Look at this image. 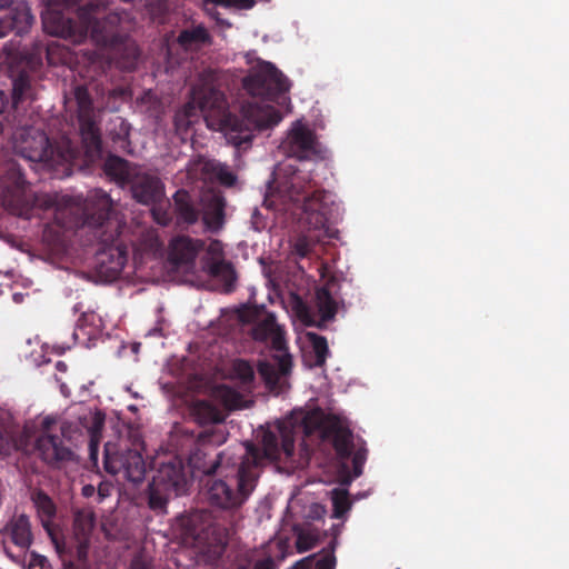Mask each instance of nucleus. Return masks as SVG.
I'll return each mask as SVG.
<instances>
[{
	"mask_svg": "<svg viewBox=\"0 0 569 569\" xmlns=\"http://www.w3.org/2000/svg\"><path fill=\"white\" fill-rule=\"evenodd\" d=\"M318 543V536L312 531H300L297 536L296 547L298 552H306Z\"/></svg>",
	"mask_w": 569,
	"mask_h": 569,
	"instance_id": "nucleus-45",
	"label": "nucleus"
},
{
	"mask_svg": "<svg viewBox=\"0 0 569 569\" xmlns=\"http://www.w3.org/2000/svg\"><path fill=\"white\" fill-rule=\"evenodd\" d=\"M201 171L209 179L217 180L224 187H232L237 181V176L230 170L229 166L217 160H203Z\"/></svg>",
	"mask_w": 569,
	"mask_h": 569,
	"instance_id": "nucleus-27",
	"label": "nucleus"
},
{
	"mask_svg": "<svg viewBox=\"0 0 569 569\" xmlns=\"http://www.w3.org/2000/svg\"><path fill=\"white\" fill-rule=\"evenodd\" d=\"M189 478L183 461L179 457H167L159 467L148 487V506L156 513H166L172 496L184 495Z\"/></svg>",
	"mask_w": 569,
	"mask_h": 569,
	"instance_id": "nucleus-10",
	"label": "nucleus"
},
{
	"mask_svg": "<svg viewBox=\"0 0 569 569\" xmlns=\"http://www.w3.org/2000/svg\"><path fill=\"white\" fill-rule=\"evenodd\" d=\"M368 450L365 447L358 448L352 456V466L355 477H359L362 473V468L367 459Z\"/></svg>",
	"mask_w": 569,
	"mask_h": 569,
	"instance_id": "nucleus-46",
	"label": "nucleus"
},
{
	"mask_svg": "<svg viewBox=\"0 0 569 569\" xmlns=\"http://www.w3.org/2000/svg\"><path fill=\"white\" fill-rule=\"evenodd\" d=\"M333 518H342L351 508L348 491L345 489L332 490Z\"/></svg>",
	"mask_w": 569,
	"mask_h": 569,
	"instance_id": "nucleus-40",
	"label": "nucleus"
},
{
	"mask_svg": "<svg viewBox=\"0 0 569 569\" xmlns=\"http://www.w3.org/2000/svg\"><path fill=\"white\" fill-rule=\"evenodd\" d=\"M8 97L3 91L0 90V114L3 112L4 108L8 104Z\"/></svg>",
	"mask_w": 569,
	"mask_h": 569,
	"instance_id": "nucleus-56",
	"label": "nucleus"
},
{
	"mask_svg": "<svg viewBox=\"0 0 569 569\" xmlns=\"http://www.w3.org/2000/svg\"><path fill=\"white\" fill-rule=\"evenodd\" d=\"M34 99L32 79L24 70L20 71L12 79V106L18 108L19 103Z\"/></svg>",
	"mask_w": 569,
	"mask_h": 569,
	"instance_id": "nucleus-28",
	"label": "nucleus"
},
{
	"mask_svg": "<svg viewBox=\"0 0 569 569\" xmlns=\"http://www.w3.org/2000/svg\"><path fill=\"white\" fill-rule=\"evenodd\" d=\"M96 517L90 509H80L73 516V533L77 541L90 540V536L94 528Z\"/></svg>",
	"mask_w": 569,
	"mask_h": 569,
	"instance_id": "nucleus-29",
	"label": "nucleus"
},
{
	"mask_svg": "<svg viewBox=\"0 0 569 569\" xmlns=\"http://www.w3.org/2000/svg\"><path fill=\"white\" fill-rule=\"evenodd\" d=\"M269 340L274 353L271 357V361H259L258 373L270 391L280 393L289 387L288 377L293 365L292 356L288 352L284 331L280 327Z\"/></svg>",
	"mask_w": 569,
	"mask_h": 569,
	"instance_id": "nucleus-12",
	"label": "nucleus"
},
{
	"mask_svg": "<svg viewBox=\"0 0 569 569\" xmlns=\"http://www.w3.org/2000/svg\"><path fill=\"white\" fill-rule=\"evenodd\" d=\"M224 441V433L220 429L209 427L201 431L198 435L194 448L189 455V467L203 473L207 478H211L219 472H226L230 467H234L236 462L244 457V452L236 453L231 448L217 452L212 448Z\"/></svg>",
	"mask_w": 569,
	"mask_h": 569,
	"instance_id": "nucleus-8",
	"label": "nucleus"
},
{
	"mask_svg": "<svg viewBox=\"0 0 569 569\" xmlns=\"http://www.w3.org/2000/svg\"><path fill=\"white\" fill-rule=\"evenodd\" d=\"M199 119V110L193 101H188L178 109L173 117L176 131L180 134L187 133L190 127Z\"/></svg>",
	"mask_w": 569,
	"mask_h": 569,
	"instance_id": "nucleus-30",
	"label": "nucleus"
},
{
	"mask_svg": "<svg viewBox=\"0 0 569 569\" xmlns=\"http://www.w3.org/2000/svg\"><path fill=\"white\" fill-rule=\"evenodd\" d=\"M260 451L253 443H246L244 457L226 472L207 478L200 489L201 499L216 510L233 513L253 492L258 478Z\"/></svg>",
	"mask_w": 569,
	"mask_h": 569,
	"instance_id": "nucleus-4",
	"label": "nucleus"
},
{
	"mask_svg": "<svg viewBox=\"0 0 569 569\" xmlns=\"http://www.w3.org/2000/svg\"><path fill=\"white\" fill-rule=\"evenodd\" d=\"M316 243L307 236L302 234L296 238L292 243V254L302 259L309 258L313 252Z\"/></svg>",
	"mask_w": 569,
	"mask_h": 569,
	"instance_id": "nucleus-42",
	"label": "nucleus"
},
{
	"mask_svg": "<svg viewBox=\"0 0 569 569\" xmlns=\"http://www.w3.org/2000/svg\"><path fill=\"white\" fill-rule=\"evenodd\" d=\"M32 556H33L34 558H40V561H39V563H40V565H42L44 561H47V559H46L44 557H40V556H38V555H36V553H32Z\"/></svg>",
	"mask_w": 569,
	"mask_h": 569,
	"instance_id": "nucleus-63",
	"label": "nucleus"
},
{
	"mask_svg": "<svg viewBox=\"0 0 569 569\" xmlns=\"http://www.w3.org/2000/svg\"><path fill=\"white\" fill-rule=\"evenodd\" d=\"M53 542L56 545L57 552L60 555V557H62L64 547L62 545H60L57 539H53Z\"/></svg>",
	"mask_w": 569,
	"mask_h": 569,
	"instance_id": "nucleus-61",
	"label": "nucleus"
},
{
	"mask_svg": "<svg viewBox=\"0 0 569 569\" xmlns=\"http://www.w3.org/2000/svg\"><path fill=\"white\" fill-rule=\"evenodd\" d=\"M18 19L23 20L26 23V27L30 26L33 21V17L27 11L17 13L12 17H7L4 19H0V38L6 37L8 34V32L13 29H17V34L21 33L23 28L17 27Z\"/></svg>",
	"mask_w": 569,
	"mask_h": 569,
	"instance_id": "nucleus-38",
	"label": "nucleus"
},
{
	"mask_svg": "<svg viewBox=\"0 0 569 569\" xmlns=\"http://www.w3.org/2000/svg\"><path fill=\"white\" fill-rule=\"evenodd\" d=\"M116 128H118L117 132H113V130L110 132L112 141L119 149L127 151L130 147V124L126 120L119 118Z\"/></svg>",
	"mask_w": 569,
	"mask_h": 569,
	"instance_id": "nucleus-41",
	"label": "nucleus"
},
{
	"mask_svg": "<svg viewBox=\"0 0 569 569\" xmlns=\"http://www.w3.org/2000/svg\"><path fill=\"white\" fill-rule=\"evenodd\" d=\"M219 393L224 405L230 409H237L242 402V396L228 386H221Z\"/></svg>",
	"mask_w": 569,
	"mask_h": 569,
	"instance_id": "nucleus-44",
	"label": "nucleus"
},
{
	"mask_svg": "<svg viewBox=\"0 0 569 569\" xmlns=\"http://www.w3.org/2000/svg\"><path fill=\"white\" fill-rule=\"evenodd\" d=\"M316 306L319 312V319H316L309 306L305 303L301 299L297 300L296 311L299 318L307 326H315L319 329H326L327 323L335 319L339 306V302L333 297L330 290L329 283L317 289Z\"/></svg>",
	"mask_w": 569,
	"mask_h": 569,
	"instance_id": "nucleus-17",
	"label": "nucleus"
},
{
	"mask_svg": "<svg viewBox=\"0 0 569 569\" xmlns=\"http://www.w3.org/2000/svg\"><path fill=\"white\" fill-rule=\"evenodd\" d=\"M103 466L108 473L121 475L133 483L141 482L146 476V462L139 450L128 447L117 448V445L111 442L104 446Z\"/></svg>",
	"mask_w": 569,
	"mask_h": 569,
	"instance_id": "nucleus-14",
	"label": "nucleus"
},
{
	"mask_svg": "<svg viewBox=\"0 0 569 569\" xmlns=\"http://www.w3.org/2000/svg\"><path fill=\"white\" fill-rule=\"evenodd\" d=\"M176 527L181 538L186 541H192L198 545H216L219 548V553L224 550L226 542L223 537L211 523L207 510H197L178 517Z\"/></svg>",
	"mask_w": 569,
	"mask_h": 569,
	"instance_id": "nucleus-15",
	"label": "nucleus"
},
{
	"mask_svg": "<svg viewBox=\"0 0 569 569\" xmlns=\"http://www.w3.org/2000/svg\"><path fill=\"white\" fill-rule=\"evenodd\" d=\"M120 16L107 11L101 0H93L79 9L78 20L61 11H50L43 17L44 30L72 43H81L90 34L99 46L117 42Z\"/></svg>",
	"mask_w": 569,
	"mask_h": 569,
	"instance_id": "nucleus-5",
	"label": "nucleus"
},
{
	"mask_svg": "<svg viewBox=\"0 0 569 569\" xmlns=\"http://www.w3.org/2000/svg\"><path fill=\"white\" fill-rule=\"evenodd\" d=\"M206 242L189 236H177L170 241L169 258L174 264L192 263Z\"/></svg>",
	"mask_w": 569,
	"mask_h": 569,
	"instance_id": "nucleus-23",
	"label": "nucleus"
},
{
	"mask_svg": "<svg viewBox=\"0 0 569 569\" xmlns=\"http://www.w3.org/2000/svg\"><path fill=\"white\" fill-rule=\"evenodd\" d=\"M301 422L307 436L318 431L322 439L331 440L333 449L340 459L346 460L351 457L353 435L340 418L335 415H328L320 408H316L307 411Z\"/></svg>",
	"mask_w": 569,
	"mask_h": 569,
	"instance_id": "nucleus-11",
	"label": "nucleus"
},
{
	"mask_svg": "<svg viewBox=\"0 0 569 569\" xmlns=\"http://www.w3.org/2000/svg\"><path fill=\"white\" fill-rule=\"evenodd\" d=\"M89 540L78 541L77 557L79 561H86L88 556Z\"/></svg>",
	"mask_w": 569,
	"mask_h": 569,
	"instance_id": "nucleus-50",
	"label": "nucleus"
},
{
	"mask_svg": "<svg viewBox=\"0 0 569 569\" xmlns=\"http://www.w3.org/2000/svg\"><path fill=\"white\" fill-rule=\"evenodd\" d=\"M113 204L103 190H94L86 209L81 236L84 243L97 246L96 266L108 280H116L128 261V249L120 239V223L113 219Z\"/></svg>",
	"mask_w": 569,
	"mask_h": 569,
	"instance_id": "nucleus-2",
	"label": "nucleus"
},
{
	"mask_svg": "<svg viewBox=\"0 0 569 569\" xmlns=\"http://www.w3.org/2000/svg\"><path fill=\"white\" fill-rule=\"evenodd\" d=\"M129 184L132 197L141 204L154 206L160 202L164 196L163 183L153 174L137 171Z\"/></svg>",
	"mask_w": 569,
	"mask_h": 569,
	"instance_id": "nucleus-20",
	"label": "nucleus"
},
{
	"mask_svg": "<svg viewBox=\"0 0 569 569\" xmlns=\"http://www.w3.org/2000/svg\"><path fill=\"white\" fill-rule=\"evenodd\" d=\"M12 3V0H0V9L8 8Z\"/></svg>",
	"mask_w": 569,
	"mask_h": 569,
	"instance_id": "nucleus-62",
	"label": "nucleus"
},
{
	"mask_svg": "<svg viewBox=\"0 0 569 569\" xmlns=\"http://www.w3.org/2000/svg\"><path fill=\"white\" fill-rule=\"evenodd\" d=\"M307 338L312 346V350L315 353V367H322L326 363V360L329 355V348L327 339L323 336H320L315 332H308Z\"/></svg>",
	"mask_w": 569,
	"mask_h": 569,
	"instance_id": "nucleus-36",
	"label": "nucleus"
},
{
	"mask_svg": "<svg viewBox=\"0 0 569 569\" xmlns=\"http://www.w3.org/2000/svg\"><path fill=\"white\" fill-rule=\"evenodd\" d=\"M280 150L284 156L298 160H310L320 153L315 132L300 121L292 124L286 139L280 144Z\"/></svg>",
	"mask_w": 569,
	"mask_h": 569,
	"instance_id": "nucleus-16",
	"label": "nucleus"
},
{
	"mask_svg": "<svg viewBox=\"0 0 569 569\" xmlns=\"http://www.w3.org/2000/svg\"><path fill=\"white\" fill-rule=\"evenodd\" d=\"M0 533L3 537V543L9 540L21 551H27L33 542V533L31 528L30 518L24 515L14 513L1 529ZM4 552L8 557L13 559L10 550L4 546Z\"/></svg>",
	"mask_w": 569,
	"mask_h": 569,
	"instance_id": "nucleus-19",
	"label": "nucleus"
},
{
	"mask_svg": "<svg viewBox=\"0 0 569 569\" xmlns=\"http://www.w3.org/2000/svg\"><path fill=\"white\" fill-rule=\"evenodd\" d=\"M279 446L281 453L286 457H291L295 451V436L293 432L287 429L283 425L278 426Z\"/></svg>",
	"mask_w": 569,
	"mask_h": 569,
	"instance_id": "nucleus-43",
	"label": "nucleus"
},
{
	"mask_svg": "<svg viewBox=\"0 0 569 569\" xmlns=\"http://www.w3.org/2000/svg\"><path fill=\"white\" fill-rule=\"evenodd\" d=\"M243 89L262 102L247 101L241 106L240 117H230L228 124L234 144L250 143L254 131L278 124L280 113L269 103L282 99L290 89L289 79L271 62L258 60L242 79Z\"/></svg>",
	"mask_w": 569,
	"mask_h": 569,
	"instance_id": "nucleus-1",
	"label": "nucleus"
},
{
	"mask_svg": "<svg viewBox=\"0 0 569 569\" xmlns=\"http://www.w3.org/2000/svg\"><path fill=\"white\" fill-rule=\"evenodd\" d=\"M174 213L179 226H191L199 220L200 210L194 206L186 190H178L173 194Z\"/></svg>",
	"mask_w": 569,
	"mask_h": 569,
	"instance_id": "nucleus-24",
	"label": "nucleus"
},
{
	"mask_svg": "<svg viewBox=\"0 0 569 569\" xmlns=\"http://www.w3.org/2000/svg\"><path fill=\"white\" fill-rule=\"evenodd\" d=\"M276 561L268 556L262 559H256L253 550L240 552L234 561L233 569H276Z\"/></svg>",
	"mask_w": 569,
	"mask_h": 569,
	"instance_id": "nucleus-33",
	"label": "nucleus"
},
{
	"mask_svg": "<svg viewBox=\"0 0 569 569\" xmlns=\"http://www.w3.org/2000/svg\"><path fill=\"white\" fill-rule=\"evenodd\" d=\"M14 448L26 455L37 452L38 457L48 466L60 468L62 463L71 461L73 452L64 445L58 435H40L36 438L27 428L13 440Z\"/></svg>",
	"mask_w": 569,
	"mask_h": 569,
	"instance_id": "nucleus-13",
	"label": "nucleus"
},
{
	"mask_svg": "<svg viewBox=\"0 0 569 569\" xmlns=\"http://www.w3.org/2000/svg\"><path fill=\"white\" fill-rule=\"evenodd\" d=\"M14 150L31 162H41L49 168L70 164L80 154V148L68 136L52 143L41 128L20 126L13 134Z\"/></svg>",
	"mask_w": 569,
	"mask_h": 569,
	"instance_id": "nucleus-6",
	"label": "nucleus"
},
{
	"mask_svg": "<svg viewBox=\"0 0 569 569\" xmlns=\"http://www.w3.org/2000/svg\"><path fill=\"white\" fill-rule=\"evenodd\" d=\"M333 548L335 546H331V551L326 553L322 558H320L316 562L315 569H335L336 567V557L333 555ZM315 556L307 557L302 560H299L295 563V566L291 569H311L312 568V560Z\"/></svg>",
	"mask_w": 569,
	"mask_h": 569,
	"instance_id": "nucleus-37",
	"label": "nucleus"
},
{
	"mask_svg": "<svg viewBox=\"0 0 569 569\" xmlns=\"http://www.w3.org/2000/svg\"><path fill=\"white\" fill-rule=\"evenodd\" d=\"M56 423V420L51 417H46L42 421H41V430H42V433L41 435H50L49 431L51 429V427Z\"/></svg>",
	"mask_w": 569,
	"mask_h": 569,
	"instance_id": "nucleus-52",
	"label": "nucleus"
},
{
	"mask_svg": "<svg viewBox=\"0 0 569 569\" xmlns=\"http://www.w3.org/2000/svg\"><path fill=\"white\" fill-rule=\"evenodd\" d=\"M211 42V36L203 24L182 29L177 38V43L183 50H197Z\"/></svg>",
	"mask_w": 569,
	"mask_h": 569,
	"instance_id": "nucleus-26",
	"label": "nucleus"
},
{
	"mask_svg": "<svg viewBox=\"0 0 569 569\" xmlns=\"http://www.w3.org/2000/svg\"><path fill=\"white\" fill-rule=\"evenodd\" d=\"M98 493L101 498H106L109 496V486L100 485L98 488Z\"/></svg>",
	"mask_w": 569,
	"mask_h": 569,
	"instance_id": "nucleus-57",
	"label": "nucleus"
},
{
	"mask_svg": "<svg viewBox=\"0 0 569 569\" xmlns=\"http://www.w3.org/2000/svg\"><path fill=\"white\" fill-rule=\"evenodd\" d=\"M193 416L200 425H213L223 421L221 411L208 401H198L193 406Z\"/></svg>",
	"mask_w": 569,
	"mask_h": 569,
	"instance_id": "nucleus-34",
	"label": "nucleus"
},
{
	"mask_svg": "<svg viewBox=\"0 0 569 569\" xmlns=\"http://www.w3.org/2000/svg\"><path fill=\"white\" fill-rule=\"evenodd\" d=\"M31 501L38 511L43 526L47 527L56 516L57 508L53 500L43 490L34 489L31 492Z\"/></svg>",
	"mask_w": 569,
	"mask_h": 569,
	"instance_id": "nucleus-32",
	"label": "nucleus"
},
{
	"mask_svg": "<svg viewBox=\"0 0 569 569\" xmlns=\"http://www.w3.org/2000/svg\"><path fill=\"white\" fill-rule=\"evenodd\" d=\"M92 91L96 96H102L103 91L94 83L76 84L72 89L73 98L77 106V120L79 123V137L81 148L89 160L100 158L102 154V140L98 121L99 108H108V103H100L96 107Z\"/></svg>",
	"mask_w": 569,
	"mask_h": 569,
	"instance_id": "nucleus-9",
	"label": "nucleus"
},
{
	"mask_svg": "<svg viewBox=\"0 0 569 569\" xmlns=\"http://www.w3.org/2000/svg\"><path fill=\"white\" fill-rule=\"evenodd\" d=\"M230 376L232 379L237 380L244 390L250 391L253 388L256 373L252 365L248 360H233Z\"/></svg>",
	"mask_w": 569,
	"mask_h": 569,
	"instance_id": "nucleus-31",
	"label": "nucleus"
},
{
	"mask_svg": "<svg viewBox=\"0 0 569 569\" xmlns=\"http://www.w3.org/2000/svg\"><path fill=\"white\" fill-rule=\"evenodd\" d=\"M204 268L212 277H223L226 279H234V271L231 263L220 259H209L206 261Z\"/></svg>",
	"mask_w": 569,
	"mask_h": 569,
	"instance_id": "nucleus-39",
	"label": "nucleus"
},
{
	"mask_svg": "<svg viewBox=\"0 0 569 569\" xmlns=\"http://www.w3.org/2000/svg\"><path fill=\"white\" fill-rule=\"evenodd\" d=\"M269 190L273 201H278L284 210H300V219L309 229L321 230L328 226L333 197L317 187L310 172L290 164L280 166L273 172Z\"/></svg>",
	"mask_w": 569,
	"mask_h": 569,
	"instance_id": "nucleus-3",
	"label": "nucleus"
},
{
	"mask_svg": "<svg viewBox=\"0 0 569 569\" xmlns=\"http://www.w3.org/2000/svg\"><path fill=\"white\" fill-rule=\"evenodd\" d=\"M253 4H254V1H253V0H236V4H234V6H239V7H241V8L249 9V8H251Z\"/></svg>",
	"mask_w": 569,
	"mask_h": 569,
	"instance_id": "nucleus-55",
	"label": "nucleus"
},
{
	"mask_svg": "<svg viewBox=\"0 0 569 569\" xmlns=\"http://www.w3.org/2000/svg\"><path fill=\"white\" fill-rule=\"evenodd\" d=\"M102 426V421H96L94 423V429L92 431V435H91V439H90V443H89V451H90V458L92 460H96L97 459V456H98V440H96V435H97V430L99 428H101Z\"/></svg>",
	"mask_w": 569,
	"mask_h": 569,
	"instance_id": "nucleus-47",
	"label": "nucleus"
},
{
	"mask_svg": "<svg viewBox=\"0 0 569 569\" xmlns=\"http://www.w3.org/2000/svg\"><path fill=\"white\" fill-rule=\"evenodd\" d=\"M226 199L219 192H209L201 198L202 222L210 232H218L226 221Z\"/></svg>",
	"mask_w": 569,
	"mask_h": 569,
	"instance_id": "nucleus-21",
	"label": "nucleus"
},
{
	"mask_svg": "<svg viewBox=\"0 0 569 569\" xmlns=\"http://www.w3.org/2000/svg\"><path fill=\"white\" fill-rule=\"evenodd\" d=\"M206 4H216V6H222V7H231L236 4V0H204Z\"/></svg>",
	"mask_w": 569,
	"mask_h": 569,
	"instance_id": "nucleus-53",
	"label": "nucleus"
},
{
	"mask_svg": "<svg viewBox=\"0 0 569 569\" xmlns=\"http://www.w3.org/2000/svg\"><path fill=\"white\" fill-rule=\"evenodd\" d=\"M93 492H94V487H93V486H91V485L84 486V487L82 488V493H83V496H86V497H90Z\"/></svg>",
	"mask_w": 569,
	"mask_h": 569,
	"instance_id": "nucleus-59",
	"label": "nucleus"
},
{
	"mask_svg": "<svg viewBox=\"0 0 569 569\" xmlns=\"http://www.w3.org/2000/svg\"><path fill=\"white\" fill-rule=\"evenodd\" d=\"M211 73L202 74L200 83L192 89L191 101H193L199 112L206 110H220L224 107L226 99L222 91L217 89L209 80Z\"/></svg>",
	"mask_w": 569,
	"mask_h": 569,
	"instance_id": "nucleus-22",
	"label": "nucleus"
},
{
	"mask_svg": "<svg viewBox=\"0 0 569 569\" xmlns=\"http://www.w3.org/2000/svg\"><path fill=\"white\" fill-rule=\"evenodd\" d=\"M152 214H153L156 221L162 226L169 224V222L171 220L170 216L167 212L160 213L159 209H157V208L152 209Z\"/></svg>",
	"mask_w": 569,
	"mask_h": 569,
	"instance_id": "nucleus-51",
	"label": "nucleus"
},
{
	"mask_svg": "<svg viewBox=\"0 0 569 569\" xmlns=\"http://www.w3.org/2000/svg\"><path fill=\"white\" fill-rule=\"evenodd\" d=\"M238 319L242 323H253L251 337L256 341H268L279 328L274 315L267 312L264 307L242 306L238 310Z\"/></svg>",
	"mask_w": 569,
	"mask_h": 569,
	"instance_id": "nucleus-18",
	"label": "nucleus"
},
{
	"mask_svg": "<svg viewBox=\"0 0 569 569\" xmlns=\"http://www.w3.org/2000/svg\"><path fill=\"white\" fill-rule=\"evenodd\" d=\"M56 368H57V370H58V371H60V372H66V371H67V369H68V366H67L63 361H58V362L56 363Z\"/></svg>",
	"mask_w": 569,
	"mask_h": 569,
	"instance_id": "nucleus-60",
	"label": "nucleus"
},
{
	"mask_svg": "<svg viewBox=\"0 0 569 569\" xmlns=\"http://www.w3.org/2000/svg\"><path fill=\"white\" fill-rule=\"evenodd\" d=\"M130 569H152V566L142 556H136L131 560Z\"/></svg>",
	"mask_w": 569,
	"mask_h": 569,
	"instance_id": "nucleus-49",
	"label": "nucleus"
},
{
	"mask_svg": "<svg viewBox=\"0 0 569 569\" xmlns=\"http://www.w3.org/2000/svg\"><path fill=\"white\" fill-rule=\"evenodd\" d=\"M260 451V458L258 460V468L262 458L269 460H279L281 457V449L279 446V435L272 431H266L262 436V450L256 447Z\"/></svg>",
	"mask_w": 569,
	"mask_h": 569,
	"instance_id": "nucleus-35",
	"label": "nucleus"
},
{
	"mask_svg": "<svg viewBox=\"0 0 569 569\" xmlns=\"http://www.w3.org/2000/svg\"><path fill=\"white\" fill-rule=\"evenodd\" d=\"M104 173L120 184H129L137 173L131 163L118 156H109L103 164Z\"/></svg>",
	"mask_w": 569,
	"mask_h": 569,
	"instance_id": "nucleus-25",
	"label": "nucleus"
},
{
	"mask_svg": "<svg viewBox=\"0 0 569 569\" xmlns=\"http://www.w3.org/2000/svg\"><path fill=\"white\" fill-rule=\"evenodd\" d=\"M62 569H77V566L72 560L62 559Z\"/></svg>",
	"mask_w": 569,
	"mask_h": 569,
	"instance_id": "nucleus-58",
	"label": "nucleus"
},
{
	"mask_svg": "<svg viewBox=\"0 0 569 569\" xmlns=\"http://www.w3.org/2000/svg\"><path fill=\"white\" fill-rule=\"evenodd\" d=\"M124 93H126V90L122 88H114V89L108 91L109 99L122 98L124 96Z\"/></svg>",
	"mask_w": 569,
	"mask_h": 569,
	"instance_id": "nucleus-54",
	"label": "nucleus"
},
{
	"mask_svg": "<svg viewBox=\"0 0 569 569\" xmlns=\"http://www.w3.org/2000/svg\"><path fill=\"white\" fill-rule=\"evenodd\" d=\"M1 202L11 214L30 219L36 207L48 209L53 206L49 196H37L29 191L21 167L10 161L0 177Z\"/></svg>",
	"mask_w": 569,
	"mask_h": 569,
	"instance_id": "nucleus-7",
	"label": "nucleus"
},
{
	"mask_svg": "<svg viewBox=\"0 0 569 569\" xmlns=\"http://www.w3.org/2000/svg\"><path fill=\"white\" fill-rule=\"evenodd\" d=\"M208 254L211 256L210 259H220L222 257V246L219 240H212L207 249Z\"/></svg>",
	"mask_w": 569,
	"mask_h": 569,
	"instance_id": "nucleus-48",
	"label": "nucleus"
}]
</instances>
